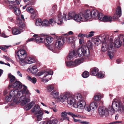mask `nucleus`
Returning a JSON list of instances; mask_svg holds the SVG:
<instances>
[{"mask_svg": "<svg viewBox=\"0 0 124 124\" xmlns=\"http://www.w3.org/2000/svg\"><path fill=\"white\" fill-rule=\"evenodd\" d=\"M17 95L19 99H16L15 98L14 101L16 103H21L20 105L23 106L26 104L28 102L30 101V99L26 98V95L29 98L31 95V93L28 90L27 87L25 85L23 86L22 90L19 91H16Z\"/></svg>", "mask_w": 124, "mask_h": 124, "instance_id": "nucleus-1", "label": "nucleus"}, {"mask_svg": "<svg viewBox=\"0 0 124 124\" xmlns=\"http://www.w3.org/2000/svg\"><path fill=\"white\" fill-rule=\"evenodd\" d=\"M26 56V52L24 50H19L15 55L17 62L21 65H25L27 64H31L35 62L33 58Z\"/></svg>", "mask_w": 124, "mask_h": 124, "instance_id": "nucleus-2", "label": "nucleus"}, {"mask_svg": "<svg viewBox=\"0 0 124 124\" xmlns=\"http://www.w3.org/2000/svg\"><path fill=\"white\" fill-rule=\"evenodd\" d=\"M102 43L101 50L103 52L108 51V54L110 58L111 59L114 56V53L115 50L113 46V39L111 38L110 39L108 44L106 43V41L105 38L102 40Z\"/></svg>", "mask_w": 124, "mask_h": 124, "instance_id": "nucleus-3", "label": "nucleus"}, {"mask_svg": "<svg viewBox=\"0 0 124 124\" xmlns=\"http://www.w3.org/2000/svg\"><path fill=\"white\" fill-rule=\"evenodd\" d=\"M53 74V72L51 70L48 71H42L39 72L37 74V76L39 77L42 82L46 83L51 79L52 75Z\"/></svg>", "mask_w": 124, "mask_h": 124, "instance_id": "nucleus-4", "label": "nucleus"}, {"mask_svg": "<svg viewBox=\"0 0 124 124\" xmlns=\"http://www.w3.org/2000/svg\"><path fill=\"white\" fill-rule=\"evenodd\" d=\"M64 20L66 21L73 19L77 22H79L81 21L85 22L83 13H80L79 14H77L74 12H71L68 13V15H65Z\"/></svg>", "mask_w": 124, "mask_h": 124, "instance_id": "nucleus-5", "label": "nucleus"}, {"mask_svg": "<svg viewBox=\"0 0 124 124\" xmlns=\"http://www.w3.org/2000/svg\"><path fill=\"white\" fill-rule=\"evenodd\" d=\"M114 107L109 106L108 108H106L105 107H101L98 109L99 113L100 115L102 116H107L109 114L112 115L114 113Z\"/></svg>", "mask_w": 124, "mask_h": 124, "instance_id": "nucleus-6", "label": "nucleus"}, {"mask_svg": "<svg viewBox=\"0 0 124 124\" xmlns=\"http://www.w3.org/2000/svg\"><path fill=\"white\" fill-rule=\"evenodd\" d=\"M65 14L62 13L59 14L57 17L55 18V20L53 19H51L48 21L49 24H51L52 25L56 23L57 24L60 25L63 23V20H64L65 17Z\"/></svg>", "mask_w": 124, "mask_h": 124, "instance_id": "nucleus-7", "label": "nucleus"}, {"mask_svg": "<svg viewBox=\"0 0 124 124\" xmlns=\"http://www.w3.org/2000/svg\"><path fill=\"white\" fill-rule=\"evenodd\" d=\"M64 41L63 38L61 37H58L54 43L55 47H53L52 45H49L48 46V48L51 51L53 50L55 48L59 49L63 46L64 43Z\"/></svg>", "mask_w": 124, "mask_h": 124, "instance_id": "nucleus-8", "label": "nucleus"}, {"mask_svg": "<svg viewBox=\"0 0 124 124\" xmlns=\"http://www.w3.org/2000/svg\"><path fill=\"white\" fill-rule=\"evenodd\" d=\"M112 106L115 109L121 113L124 112V104L121 100L116 101V99L114 100L112 102Z\"/></svg>", "mask_w": 124, "mask_h": 124, "instance_id": "nucleus-9", "label": "nucleus"}, {"mask_svg": "<svg viewBox=\"0 0 124 124\" xmlns=\"http://www.w3.org/2000/svg\"><path fill=\"white\" fill-rule=\"evenodd\" d=\"M76 53L80 57L82 55L88 57L89 55V49L85 46H83L82 47L78 48Z\"/></svg>", "mask_w": 124, "mask_h": 124, "instance_id": "nucleus-10", "label": "nucleus"}, {"mask_svg": "<svg viewBox=\"0 0 124 124\" xmlns=\"http://www.w3.org/2000/svg\"><path fill=\"white\" fill-rule=\"evenodd\" d=\"M17 92L16 91L13 90H11L10 92L9 95L6 96L5 98V100L7 102L10 101L11 100V98H13V102L16 104H18L20 103H16L14 101L15 98H16V99H19L18 97L17 96Z\"/></svg>", "mask_w": 124, "mask_h": 124, "instance_id": "nucleus-11", "label": "nucleus"}, {"mask_svg": "<svg viewBox=\"0 0 124 124\" xmlns=\"http://www.w3.org/2000/svg\"><path fill=\"white\" fill-rule=\"evenodd\" d=\"M84 62V59L83 58L77 59L72 61L66 62V65L68 66L75 67L80 64Z\"/></svg>", "mask_w": 124, "mask_h": 124, "instance_id": "nucleus-12", "label": "nucleus"}, {"mask_svg": "<svg viewBox=\"0 0 124 124\" xmlns=\"http://www.w3.org/2000/svg\"><path fill=\"white\" fill-rule=\"evenodd\" d=\"M124 44V35H121L118 39H116L115 41L113 46L117 48L119 47L121 45L122 42Z\"/></svg>", "mask_w": 124, "mask_h": 124, "instance_id": "nucleus-13", "label": "nucleus"}, {"mask_svg": "<svg viewBox=\"0 0 124 124\" xmlns=\"http://www.w3.org/2000/svg\"><path fill=\"white\" fill-rule=\"evenodd\" d=\"M98 19L101 21L105 22H111L112 20V17L110 16L103 15L102 13H100Z\"/></svg>", "mask_w": 124, "mask_h": 124, "instance_id": "nucleus-14", "label": "nucleus"}, {"mask_svg": "<svg viewBox=\"0 0 124 124\" xmlns=\"http://www.w3.org/2000/svg\"><path fill=\"white\" fill-rule=\"evenodd\" d=\"M86 102L83 99L78 101L77 104L76 103L73 105V107L75 108H78L79 109H82L85 107Z\"/></svg>", "mask_w": 124, "mask_h": 124, "instance_id": "nucleus-15", "label": "nucleus"}, {"mask_svg": "<svg viewBox=\"0 0 124 124\" xmlns=\"http://www.w3.org/2000/svg\"><path fill=\"white\" fill-rule=\"evenodd\" d=\"M85 19V22L87 20L90 19L92 18V15L91 11L89 10H86L84 13H83Z\"/></svg>", "mask_w": 124, "mask_h": 124, "instance_id": "nucleus-16", "label": "nucleus"}, {"mask_svg": "<svg viewBox=\"0 0 124 124\" xmlns=\"http://www.w3.org/2000/svg\"><path fill=\"white\" fill-rule=\"evenodd\" d=\"M16 5L13 6L11 5H9V8L10 9H13L15 14L17 16H19L20 14L21 11L20 9L18 8L17 6Z\"/></svg>", "mask_w": 124, "mask_h": 124, "instance_id": "nucleus-17", "label": "nucleus"}, {"mask_svg": "<svg viewBox=\"0 0 124 124\" xmlns=\"http://www.w3.org/2000/svg\"><path fill=\"white\" fill-rule=\"evenodd\" d=\"M67 96V94H61L57 99V101L59 102H63L66 100Z\"/></svg>", "mask_w": 124, "mask_h": 124, "instance_id": "nucleus-18", "label": "nucleus"}, {"mask_svg": "<svg viewBox=\"0 0 124 124\" xmlns=\"http://www.w3.org/2000/svg\"><path fill=\"white\" fill-rule=\"evenodd\" d=\"M15 88L17 90L21 89L22 87V84L19 81H16L11 86V87Z\"/></svg>", "mask_w": 124, "mask_h": 124, "instance_id": "nucleus-19", "label": "nucleus"}, {"mask_svg": "<svg viewBox=\"0 0 124 124\" xmlns=\"http://www.w3.org/2000/svg\"><path fill=\"white\" fill-rule=\"evenodd\" d=\"M37 35H33L34 37H36L35 38L34 41L37 43H43L45 40V39L43 37L37 36Z\"/></svg>", "mask_w": 124, "mask_h": 124, "instance_id": "nucleus-20", "label": "nucleus"}, {"mask_svg": "<svg viewBox=\"0 0 124 124\" xmlns=\"http://www.w3.org/2000/svg\"><path fill=\"white\" fill-rule=\"evenodd\" d=\"M59 119L56 118L53 120H50L46 122H41L40 124H57L58 122Z\"/></svg>", "mask_w": 124, "mask_h": 124, "instance_id": "nucleus-21", "label": "nucleus"}, {"mask_svg": "<svg viewBox=\"0 0 124 124\" xmlns=\"http://www.w3.org/2000/svg\"><path fill=\"white\" fill-rule=\"evenodd\" d=\"M76 100L74 98L73 95L70 96L67 98V102L70 105H72L73 106V105L76 104Z\"/></svg>", "mask_w": 124, "mask_h": 124, "instance_id": "nucleus-22", "label": "nucleus"}, {"mask_svg": "<svg viewBox=\"0 0 124 124\" xmlns=\"http://www.w3.org/2000/svg\"><path fill=\"white\" fill-rule=\"evenodd\" d=\"M39 106L38 105H35L33 108L31 109V111L34 115L39 113L40 111H42Z\"/></svg>", "mask_w": 124, "mask_h": 124, "instance_id": "nucleus-23", "label": "nucleus"}, {"mask_svg": "<svg viewBox=\"0 0 124 124\" xmlns=\"http://www.w3.org/2000/svg\"><path fill=\"white\" fill-rule=\"evenodd\" d=\"M121 7L119 6H118L116 9V14L114 16V17L115 19H117L121 15Z\"/></svg>", "mask_w": 124, "mask_h": 124, "instance_id": "nucleus-24", "label": "nucleus"}, {"mask_svg": "<svg viewBox=\"0 0 124 124\" xmlns=\"http://www.w3.org/2000/svg\"><path fill=\"white\" fill-rule=\"evenodd\" d=\"M27 11L31 14V17L34 18L36 15V12L31 7H28L26 9Z\"/></svg>", "mask_w": 124, "mask_h": 124, "instance_id": "nucleus-25", "label": "nucleus"}, {"mask_svg": "<svg viewBox=\"0 0 124 124\" xmlns=\"http://www.w3.org/2000/svg\"><path fill=\"white\" fill-rule=\"evenodd\" d=\"M67 114H68V112L67 113L65 111L62 112L61 113L60 118L61 120L63 121L66 120L67 121H69V118L67 116Z\"/></svg>", "mask_w": 124, "mask_h": 124, "instance_id": "nucleus-26", "label": "nucleus"}, {"mask_svg": "<svg viewBox=\"0 0 124 124\" xmlns=\"http://www.w3.org/2000/svg\"><path fill=\"white\" fill-rule=\"evenodd\" d=\"M8 77L10 79V84L8 87L9 89L11 88L12 84L13 83L16 81L15 77L11 74H9L8 75Z\"/></svg>", "mask_w": 124, "mask_h": 124, "instance_id": "nucleus-27", "label": "nucleus"}, {"mask_svg": "<svg viewBox=\"0 0 124 124\" xmlns=\"http://www.w3.org/2000/svg\"><path fill=\"white\" fill-rule=\"evenodd\" d=\"M8 3L10 4L9 5H11L13 6L20 4V1L16 0H7Z\"/></svg>", "mask_w": 124, "mask_h": 124, "instance_id": "nucleus-28", "label": "nucleus"}, {"mask_svg": "<svg viewBox=\"0 0 124 124\" xmlns=\"http://www.w3.org/2000/svg\"><path fill=\"white\" fill-rule=\"evenodd\" d=\"M43 111H40L39 112L37 113L34 115L36 118L37 120L38 121H41L43 118Z\"/></svg>", "mask_w": 124, "mask_h": 124, "instance_id": "nucleus-29", "label": "nucleus"}, {"mask_svg": "<svg viewBox=\"0 0 124 124\" xmlns=\"http://www.w3.org/2000/svg\"><path fill=\"white\" fill-rule=\"evenodd\" d=\"M101 39L100 40L98 38H93L92 39V41L95 46H98L101 43L102 41V39Z\"/></svg>", "mask_w": 124, "mask_h": 124, "instance_id": "nucleus-30", "label": "nucleus"}, {"mask_svg": "<svg viewBox=\"0 0 124 124\" xmlns=\"http://www.w3.org/2000/svg\"><path fill=\"white\" fill-rule=\"evenodd\" d=\"M91 12L92 15V18H95L97 17L98 18L100 13H99L98 11L96 9H93Z\"/></svg>", "mask_w": 124, "mask_h": 124, "instance_id": "nucleus-31", "label": "nucleus"}, {"mask_svg": "<svg viewBox=\"0 0 124 124\" xmlns=\"http://www.w3.org/2000/svg\"><path fill=\"white\" fill-rule=\"evenodd\" d=\"M19 27L18 28L22 32L26 28L25 24L23 23V22H18Z\"/></svg>", "mask_w": 124, "mask_h": 124, "instance_id": "nucleus-32", "label": "nucleus"}, {"mask_svg": "<svg viewBox=\"0 0 124 124\" xmlns=\"http://www.w3.org/2000/svg\"><path fill=\"white\" fill-rule=\"evenodd\" d=\"M77 54H78L77 53V54H76L74 50L70 51V52L69 55L67 57V58L69 60H70L76 56Z\"/></svg>", "mask_w": 124, "mask_h": 124, "instance_id": "nucleus-33", "label": "nucleus"}, {"mask_svg": "<svg viewBox=\"0 0 124 124\" xmlns=\"http://www.w3.org/2000/svg\"><path fill=\"white\" fill-rule=\"evenodd\" d=\"M90 105L92 108V110H94L97 108L98 106V103L97 102L94 101L91 103Z\"/></svg>", "mask_w": 124, "mask_h": 124, "instance_id": "nucleus-34", "label": "nucleus"}, {"mask_svg": "<svg viewBox=\"0 0 124 124\" xmlns=\"http://www.w3.org/2000/svg\"><path fill=\"white\" fill-rule=\"evenodd\" d=\"M90 71L91 75L95 76L98 74L99 72V70L98 68H95L93 69H91Z\"/></svg>", "mask_w": 124, "mask_h": 124, "instance_id": "nucleus-35", "label": "nucleus"}, {"mask_svg": "<svg viewBox=\"0 0 124 124\" xmlns=\"http://www.w3.org/2000/svg\"><path fill=\"white\" fill-rule=\"evenodd\" d=\"M54 84H53L48 85L46 88L47 91L48 92H50L54 90Z\"/></svg>", "mask_w": 124, "mask_h": 124, "instance_id": "nucleus-36", "label": "nucleus"}, {"mask_svg": "<svg viewBox=\"0 0 124 124\" xmlns=\"http://www.w3.org/2000/svg\"><path fill=\"white\" fill-rule=\"evenodd\" d=\"M73 95L74 98L75 99H76L78 101L83 99L82 95L79 93H77Z\"/></svg>", "mask_w": 124, "mask_h": 124, "instance_id": "nucleus-37", "label": "nucleus"}, {"mask_svg": "<svg viewBox=\"0 0 124 124\" xmlns=\"http://www.w3.org/2000/svg\"><path fill=\"white\" fill-rule=\"evenodd\" d=\"M26 78L34 84H35L37 81V79L36 78L33 77L32 78L29 75L27 76Z\"/></svg>", "mask_w": 124, "mask_h": 124, "instance_id": "nucleus-38", "label": "nucleus"}, {"mask_svg": "<svg viewBox=\"0 0 124 124\" xmlns=\"http://www.w3.org/2000/svg\"><path fill=\"white\" fill-rule=\"evenodd\" d=\"M29 70L33 74H35L38 71V69L36 66H34L31 68H30Z\"/></svg>", "mask_w": 124, "mask_h": 124, "instance_id": "nucleus-39", "label": "nucleus"}, {"mask_svg": "<svg viewBox=\"0 0 124 124\" xmlns=\"http://www.w3.org/2000/svg\"><path fill=\"white\" fill-rule=\"evenodd\" d=\"M33 103V102H31L28 103L24 107V108L25 110H30L32 107Z\"/></svg>", "mask_w": 124, "mask_h": 124, "instance_id": "nucleus-40", "label": "nucleus"}, {"mask_svg": "<svg viewBox=\"0 0 124 124\" xmlns=\"http://www.w3.org/2000/svg\"><path fill=\"white\" fill-rule=\"evenodd\" d=\"M51 94L52 95L54 98L57 99L58 97L59 92L56 90H53L51 93Z\"/></svg>", "mask_w": 124, "mask_h": 124, "instance_id": "nucleus-41", "label": "nucleus"}, {"mask_svg": "<svg viewBox=\"0 0 124 124\" xmlns=\"http://www.w3.org/2000/svg\"><path fill=\"white\" fill-rule=\"evenodd\" d=\"M12 33L14 35L18 34L21 33L19 28H15L12 29Z\"/></svg>", "mask_w": 124, "mask_h": 124, "instance_id": "nucleus-42", "label": "nucleus"}, {"mask_svg": "<svg viewBox=\"0 0 124 124\" xmlns=\"http://www.w3.org/2000/svg\"><path fill=\"white\" fill-rule=\"evenodd\" d=\"M63 39L64 40H65L66 41L69 43H71L74 41L73 40L74 38L73 37H67Z\"/></svg>", "mask_w": 124, "mask_h": 124, "instance_id": "nucleus-43", "label": "nucleus"}, {"mask_svg": "<svg viewBox=\"0 0 124 124\" xmlns=\"http://www.w3.org/2000/svg\"><path fill=\"white\" fill-rule=\"evenodd\" d=\"M101 98L100 95L98 94H95L93 97L94 100L95 101H96L100 100Z\"/></svg>", "mask_w": 124, "mask_h": 124, "instance_id": "nucleus-44", "label": "nucleus"}, {"mask_svg": "<svg viewBox=\"0 0 124 124\" xmlns=\"http://www.w3.org/2000/svg\"><path fill=\"white\" fill-rule=\"evenodd\" d=\"M16 19L17 22H23L24 20V16L22 15H21V17L17 16L16 18Z\"/></svg>", "mask_w": 124, "mask_h": 124, "instance_id": "nucleus-45", "label": "nucleus"}, {"mask_svg": "<svg viewBox=\"0 0 124 124\" xmlns=\"http://www.w3.org/2000/svg\"><path fill=\"white\" fill-rule=\"evenodd\" d=\"M68 114L71 116L73 118H75L74 117H78L79 118H80L81 117V116L79 115L75 114L70 112H68Z\"/></svg>", "mask_w": 124, "mask_h": 124, "instance_id": "nucleus-46", "label": "nucleus"}, {"mask_svg": "<svg viewBox=\"0 0 124 124\" xmlns=\"http://www.w3.org/2000/svg\"><path fill=\"white\" fill-rule=\"evenodd\" d=\"M46 40L48 44L51 43L53 41V38L51 36H49L46 37Z\"/></svg>", "mask_w": 124, "mask_h": 124, "instance_id": "nucleus-47", "label": "nucleus"}, {"mask_svg": "<svg viewBox=\"0 0 124 124\" xmlns=\"http://www.w3.org/2000/svg\"><path fill=\"white\" fill-rule=\"evenodd\" d=\"M35 24L37 26H42V20L40 19H38V20H37L35 23Z\"/></svg>", "mask_w": 124, "mask_h": 124, "instance_id": "nucleus-48", "label": "nucleus"}, {"mask_svg": "<svg viewBox=\"0 0 124 124\" xmlns=\"http://www.w3.org/2000/svg\"><path fill=\"white\" fill-rule=\"evenodd\" d=\"M89 75V73L86 71H84L82 75V77L84 78L88 77Z\"/></svg>", "mask_w": 124, "mask_h": 124, "instance_id": "nucleus-49", "label": "nucleus"}, {"mask_svg": "<svg viewBox=\"0 0 124 124\" xmlns=\"http://www.w3.org/2000/svg\"><path fill=\"white\" fill-rule=\"evenodd\" d=\"M48 21L46 20H44L42 21V26H47L49 25Z\"/></svg>", "mask_w": 124, "mask_h": 124, "instance_id": "nucleus-50", "label": "nucleus"}, {"mask_svg": "<svg viewBox=\"0 0 124 124\" xmlns=\"http://www.w3.org/2000/svg\"><path fill=\"white\" fill-rule=\"evenodd\" d=\"M104 73L100 72L99 73L98 75V77L99 78H101L104 77Z\"/></svg>", "mask_w": 124, "mask_h": 124, "instance_id": "nucleus-51", "label": "nucleus"}, {"mask_svg": "<svg viewBox=\"0 0 124 124\" xmlns=\"http://www.w3.org/2000/svg\"><path fill=\"white\" fill-rule=\"evenodd\" d=\"M85 109L88 112H89L91 110H92V108L90 105H86L85 107Z\"/></svg>", "mask_w": 124, "mask_h": 124, "instance_id": "nucleus-52", "label": "nucleus"}, {"mask_svg": "<svg viewBox=\"0 0 124 124\" xmlns=\"http://www.w3.org/2000/svg\"><path fill=\"white\" fill-rule=\"evenodd\" d=\"M93 33L94 32L91 31L89 32V34L86 36L87 38L91 37L93 35Z\"/></svg>", "mask_w": 124, "mask_h": 124, "instance_id": "nucleus-53", "label": "nucleus"}, {"mask_svg": "<svg viewBox=\"0 0 124 124\" xmlns=\"http://www.w3.org/2000/svg\"><path fill=\"white\" fill-rule=\"evenodd\" d=\"M87 46L88 47V48H91L92 46V44L91 43L90 41H88L87 42Z\"/></svg>", "mask_w": 124, "mask_h": 124, "instance_id": "nucleus-54", "label": "nucleus"}, {"mask_svg": "<svg viewBox=\"0 0 124 124\" xmlns=\"http://www.w3.org/2000/svg\"><path fill=\"white\" fill-rule=\"evenodd\" d=\"M3 57L7 61H12V60H11L10 58L7 56L5 55H3Z\"/></svg>", "mask_w": 124, "mask_h": 124, "instance_id": "nucleus-55", "label": "nucleus"}, {"mask_svg": "<svg viewBox=\"0 0 124 124\" xmlns=\"http://www.w3.org/2000/svg\"><path fill=\"white\" fill-rule=\"evenodd\" d=\"M79 40L80 44H81L84 42V40L82 38L79 39Z\"/></svg>", "mask_w": 124, "mask_h": 124, "instance_id": "nucleus-56", "label": "nucleus"}, {"mask_svg": "<svg viewBox=\"0 0 124 124\" xmlns=\"http://www.w3.org/2000/svg\"><path fill=\"white\" fill-rule=\"evenodd\" d=\"M86 36V35L85 34H83L80 33L78 35V37H79L83 38L84 37Z\"/></svg>", "mask_w": 124, "mask_h": 124, "instance_id": "nucleus-57", "label": "nucleus"}, {"mask_svg": "<svg viewBox=\"0 0 124 124\" xmlns=\"http://www.w3.org/2000/svg\"><path fill=\"white\" fill-rule=\"evenodd\" d=\"M121 121H116L113 122L111 123H110V124H117V123H121Z\"/></svg>", "mask_w": 124, "mask_h": 124, "instance_id": "nucleus-58", "label": "nucleus"}, {"mask_svg": "<svg viewBox=\"0 0 124 124\" xmlns=\"http://www.w3.org/2000/svg\"><path fill=\"white\" fill-rule=\"evenodd\" d=\"M1 36L3 37L4 38H7L8 37V36H6L5 33V32L4 31H3L2 34Z\"/></svg>", "mask_w": 124, "mask_h": 124, "instance_id": "nucleus-59", "label": "nucleus"}, {"mask_svg": "<svg viewBox=\"0 0 124 124\" xmlns=\"http://www.w3.org/2000/svg\"><path fill=\"white\" fill-rule=\"evenodd\" d=\"M17 74L20 77H22V74L19 71H17Z\"/></svg>", "mask_w": 124, "mask_h": 124, "instance_id": "nucleus-60", "label": "nucleus"}, {"mask_svg": "<svg viewBox=\"0 0 124 124\" xmlns=\"http://www.w3.org/2000/svg\"><path fill=\"white\" fill-rule=\"evenodd\" d=\"M57 8V7L56 5H54L52 7V9L54 11H55L56 10Z\"/></svg>", "mask_w": 124, "mask_h": 124, "instance_id": "nucleus-61", "label": "nucleus"}, {"mask_svg": "<svg viewBox=\"0 0 124 124\" xmlns=\"http://www.w3.org/2000/svg\"><path fill=\"white\" fill-rule=\"evenodd\" d=\"M42 111L43 112V111L46 114H48L49 113V112L48 111L46 110H42Z\"/></svg>", "mask_w": 124, "mask_h": 124, "instance_id": "nucleus-62", "label": "nucleus"}, {"mask_svg": "<svg viewBox=\"0 0 124 124\" xmlns=\"http://www.w3.org/2000/svg\"><path fill=\"white\" fill-rule=\"evenodd\" d=\"M34 39H34L33 38H32L28 39L27 40V41H33Z\"/></svg>", "mask_w": 124, "mask_h": 124, "instance_id": "nucleus-63", "label": "nucleus"}, {"mask_svg": "<svg viewBox=\"0 0 124 124\" xmlns=\"http://www.w3.org/2000/svg\"><path fill=\"white\" fill-rule=\"evenodd\" d=\"M119 116L118 114H116V115L115 116V119L116 120H117L119 117Z\"/></svg>", "mask_w": 124, "mask_h": 124, "instance_id": "nucleus-64", "label": "nucleus"}]
</instances>
